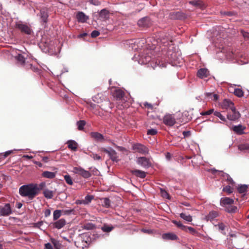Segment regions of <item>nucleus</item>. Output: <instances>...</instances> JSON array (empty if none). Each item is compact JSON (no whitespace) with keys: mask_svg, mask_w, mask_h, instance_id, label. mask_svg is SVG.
I'll list each match as a JSON object with an SVG mask.
<instances>
[{"mask_svg":"<svg viewBox=\"0 0 249 249\" xmlns=\"http://www.w3.org/2000/svg\"><path fill=\"white\" fill-rule=\"evenodd\" d=\"M19 193L22 196L28 197L30 200H32L38 195L34 183L21 186L19 188Z\"/></svg>","mask_w":249,"mask_h":249,"instance_id":"1","label":"nucleus"},{"mask_svg":"<svg viewBox=\"0 0 249 249\" xmlns=\"http://www.w3.org/2000/svg\"><path fill=\"white\" fill-rule=\"evenodd\" d=\"M220 202V205L225 208L226 212L229 213H235L237 212V207L233 205L236 204L233 199L228 197H222Z\"/></svg>","mask_w":249,"mask_h":249,"instance_id":"2","label":"nucleus"},{"mask_svg":"<svg viewBox=\"0 0 249 249\" xmlns=\"http://www.w3.org/2000/svg\"><path fill=\"white\" fill-rule=\"evenodd\" d=\"M15 27L18 29L22 33L30 35L33 33L31 26L27 24H24L21 21H18L16 23Z\"/></svg>","mask_w":249,"mask_h":249,"instance_id":"3","label":"nucleus"},{"mask_svg":"<svg viewBox=\"0 0 249 249\" xmlns=\"http://www.w3.org/2000/svg\"><path fill=\"white\" fill-rule=\"evenodd\" d=\"M132 150L135 152H138L142 155H147L148 154V148L145 145L139 143H134L132 145Z\"/></svg>","mask_w":249,"mask_h":249,"instance_id":"4","label":"nucleus"},{"mask_svg":"<svg viewBox=\"0 0 249 249\" xmlns=\"http://www.w3.org/2000/svg\"><path fill=\"white\" fill-rule=\"evenodd\" d=\"M101 151L107 154L110 159L114 162H117L119 161V156L117 155V153L114 149L110 148L107 149L102 148Z\"/></svg>","mask_w":249,"mask_h":249,"instance_id":"5","label":"nucleus"},{"mask_svg":"<svg viewBox=\"0 0 249 249\" xmlns=\"http://www.w3.org/2000/svg\"><path fill=\"white\" fill-rule=\"evenodd\" d=\"M73 172L81 175L85 178H88L91 176V174L89 171L85 170L80 167H74Z\"/></svg>","mask_w":249,"mask_h":249,"instance_id":"6","label":"nucleus"},{"mask_svg":"<svg viewBox=\"0 0 249 249\" xmlns=\"http://www.w3.org/2000/svg\"><path fill=\"white\" fill-rule=\"evenodd\" d=\"M137 163L144 168H148L151 166L150 160L145 157L138 158Z\"/></svg>","mask_w":249,"mask_h":249,"instance_id":"7","label":"nucleus"},{"mask_svg":"<svg viewBox=\"0 0 249 249\" xmlns=\"http://www.w3.org/2000/svg\"><path fill=\"white\" fill-rule=\"evenodd\" d=\"M240 113L237 111L235 107L231 109V112H229L227 114V118L231 121H235L240 117Z\"/></svg>","mask_w":249,"mask_h":249,"instance_id":"8","label":"nucleus"},{"mask_svg":"<svg viewBox=\"0 0 249 249\" xmlns=\"http://www.w3.org/2000/svg\"><path fill=\"white\" fill-rule=\"evenodd\" d=\"M12 213V210L10 204L6 203L3 206H0V215L8 216Z\"/></svg>","mask_w":249,"mask_h":249,"instance_id":"9","label":"nucleus"},{"mask_svg":"<svg viewBox=\"0 0 249 249\" xmlns=\"http://www.w3.org/2000/svg\"><path fill=\"white\" fill-rule=\"evenodd\" d=\"M164 124L168 126H172L174 125L176 121L174 116L172 114H166L163 117Z\"/></svg>","mask_w":249,"mask_h":249,"instance_id":"10","label":"nucleus"},{"mask_svg":"<svg viewBox=\"0 0 249 249\" xmlns=\"http://www.w3.org/2000/svg\"><path fill=\"white\" fill-rule=\"evenodd\" d=\"M169 17L172 19H181L185 18V14L180 12H173L170 13Z\"/></svg>","mask_w":249,"mask_h":249,"instance_id":"11","label":"nucleus"},{"mask_svg":"<svg viewBox=\"0 0 249 249\" xmlns=\"http://www.w3.org/2000/svg\"><path fill=\"white\" fill-rule=\"evenodd\" d=\"M151 24L150 20L149 18H143L138 21V25L140 27H148Z\"/></svg>","mask_w":249,"mask_h":249,"instance_id":"12","label":"nucleus"},{"mask_svg":"<svg viewBox=\"0 0 249 249\" xmlns=\"http://www.w3.org/2000/svg\"><path fill=\"white\" fill-rule=\"evenodd\" d=\"M124 95V91L120 89H116L113 92V96L117 100H122Z\"/></svg>","mask_w":249,"mask_h":249,"instance_id":"13","label":"nucleus"},{"mask_svg":"<svg viewBox=\"0 0 249 249\" xmlns=\"http://www.w3.org/2000/svg\"><path fill=\"white\" fill-rule=\"evenodd\" d=\"M235 107L234 106L233 103L229 99H225L222 104V108L225 109H230L231 110L234 108Z\"/></svg>","mask_w":249,"mask_h":249,"instance_id":"14","label":"nucleus"},{"mask_svg":"<svg viewBox=\"0 0 249 249\" xmlns=\"http://www.w3.org/2000/svg\"><path fill=\"white\" fill-rule=\"evenodd\" d=\"M66 224V221L64 218L60 219L53 223V227L57 229H60L64 227Z\"/></svg>","mask_w":249,"mask_h":249,"instance_id":"15","label":"nucleus"},{"mask_svg":"<svg viewBox=\"0 0 249 249\" xmlns=\"http://www.w3.org/2000/svg\"><path fill=\"white\" fill-rule=\"evenodd\" d=\"M76 19L79 22L84 23L89 18L83 12H78L76 14Z\"/></svg>","mask_w":249,"mask_h":249,"instance_id":"16","label":"nucleus"},{"mask_svg":"<svg viewBox=\"0 0 249 249\" xmlns=\"http://www.w3.org/2000/svg\"><path fill=\"white\" fill-rule=\"evenodd\" d=\"M40 18L44 22L46 23L47 22V19L48 18V10L46 8H42L40 11Z\"/></svg>","mask_w":249,"mask_h":249,"instance_id":"17","label":"nucleus"},{"mask_svg":"<svg viewBox=\"0 0 249 249\" xmlns=\"http://www.w3.org/2000/svg\"><path fill=\"white\" fill-rule=\"evenodd\" d=\"M209 75V71L205 68L199 69L197 72V76L201 79L207 77Z\"/></svg>","mask_w":249,"mask_h":249,"instance_id":"18","label":"nucleus"},{"mask_svg":"<svg viewBox=\"0 0 249 249\" xmlns=\"http://www.w3.org/2000/svg\"><path fill=\"white\" fill-rule=\"evenodd\" d=\"M131 173L137 177L141 178H144L146 177V172L138 169L133 170L131 171Z\"/></svg>","mask_w":249,"mask_h":249,"instance_id":"19","label":"nucleus"},{"mask_svg":"<svg viewBox=\"0 0 249 249\" xmlns=\"http://www.w3.org/2000/svg\"><path fill=\"white\" fill-rule=\"evenodd\" d=\"M67 143L68 144V147L71 150L76 151L78 148L77 143L73 140H69Z\"/></svg>","mask_w":249,"mask_h":249,"instance_id":"20","label":"nucleus"},{"mask_svg":"<svg viewBox=\"0 0 249 249\" xmlns=\"http://www.w3.org/2000/svg\"><path fill=\"white\" fill-rule=\"evenodd\" d=\"M99 203L103 207L106 208H109L110 206V200L107 197L100 198Z\"/></svg>","mask_w":249,"mask_h":249,"instance_id":"21","label":"nucleus"},{"mask_svg":"<svg viewBox=\"0 0 249 249\" xmlns=\"http://www.w3.org/2000/svg\"><path fill=\"white\" fill-rule=\"evenodd\" d=\"M180 217L184 220L191 222L193 220L192 216L188 213L186 211L179 214Z\"/></svg>","mask_w":249,"mask_h":249,"instance_id":"22","label":"nucleus"},{"mask_svg":"<svg viewBox=\"0 0 249 249\" xmlns=\"http://www.w3.org/2000/svg\"><path fill=\"white\" fill-rule=\"evenodd\" d=\"M189 3L197 8L200 9H203L204 7V4L202 1L199 0H194L190 1H189Z\"/></svg>","mask_w":249,"mask_h":249,"instance_id":"23","label":"nucleus"},{"mask_svg":"<svg viewBox=\"0 0 249 249\" xmlns=\"http://www.w3.org/2000/svg\"><path fill=\"white\" fill-rule=\"evenodd\" d=\"M245 129L242 125H235L233 127V130L237 134L241 135L244 133V130Z\"/></svg>","mask_w":249,"mask_h":249,"instance_id":"24","label":"nucleus"},{"mask_svg":"<svg viewBox=\"0 0 249 249\" xmlns=\"http://www.w3.org/2000/svg\"><path fill=\"white\" fill-rule=\"evenodd\" d=\"M90 135L96 141L102 142L104 140V136L98 132H91Z\"/></svg>","mask_w":249,"mask_h":249,"instance_id":"25","label":"nucleus"},{"mask_svg":"<svg viewBox=\"0 0 249 249\" xmlns=\"http://www.w3.org/2000/svg\"><path fill=\"white\" fill-rule=\"evenodd\" d=\"M218 215V213L216 211H211L206 216V219L207 221L210 220L212 221L214 218L217 217Z\"/></svg>","mask_w":249,"mask_h":249,"instance_id":"26","label":"nucleus"},{"mask_svg":"<svg viewBox=\"0 0 249 249\" xmlns=\"http://www.w3.org/2000/svg\"><path fill=\"white\" fill-rule=\"evenodd\" d=\"M162 238L164 239L175 240L178 239V236L173 233H167L162 235Z\"/></svg>","mask_w":249,"mask_h":249,"instance_id":"27","label":"nucleus"},{"mask_svg":"<svg viewBox=\"0 0 249 249\" xmlns=\"http://www.w3.org/2000/svg\"><path fill=\"white\" fill-rule=\"evenodd\" d=\"M93 100L98 104H100L105 100V99L102 94L98 93L93 97Z\"/></svg>","mask_w":249,"mask_h":249,"instance_id":"28","label":"nucleus"},{"mask_svg":"<svg viewBox=\"0 0 249 249\" xmlns=\"http://www.w3.org/2000/svg\"><path fill=\"white\" fill-rule=\"evenodd\" d=\"M42 176L45 178L52 179L55 177V174L52 172L44 171L42 173Z\"/></svg>","mask_w":249,"mask_h":249,"instance_id":"29","label":"nucleus"},{"mask_svg":"<svg viewBox=\"0 0 249 249\" xmlns=\"http://www.w3.org/2000/svg\"><path fill=\"white\" fill-rule=\"evenodd\" d=\"M43 194L46 198L48 199H51L53 196L54 192L53 191L46 189L44 190Z\"/></svg>","mask_w":249,"mask_h":249,"instance_id":"30","label":"nucleus"},{"mask_svg":"<svg viewBox=\"0 0 249 249\" xmlns=\"http://www.w3.org/2000/svg\"><path fill=\"white\" fill-rule=\"evenodd\" d=\"M173 223H174L178 228L181 230L187 231V226L183 225L180 221H178L177 220H173Z\"/></svg>","mask_w":249,"mask_h":249,"instance_id":"31","label":"nucleus"},{"mask_svg":"<svg viewBox=\"0 0 249 249\" xmlns=\"http://www.w3.org/2000/svg\"><path fill=\"white\" fill-rule=\"evenodd\" d=\"M35 188H36V191L38 193V194L39 193V192L44 189V187L46 186V183L44 182H42L40 184H36L34 183Z\"/></svg>","mask_w":249,"mask_h":249,"instance_id":"32","label":"nucleus"},{"mask_svg":"<svg viewBox=\"0 0 249 249\" xmlns=\"http://www.w3.org/2000/svg\"><path fill=\"white\" fill-rule=\"evenodd\" d=\"M248 186L246 185H241L237 188L238 192L240 194H244L243 197H244L245 196V193L247 191Z\"/></svg>","mask_w":249,"mask_h":249,"instance_id":"33","label":"nucleus"},{"mask_svg":"<svg viewBox=\"0 0 249 249\" xmlns=\"http://www.w3.org/2000/svg\"><path fill=\"white\" fill-rule=\"evenodd\" d=\"M50 240L53 244L55 249H61L62 245L58 240H57L54 238H51Z\"/></svg>","mask_w":249,"mask_h":249,"instance_id":"34","label":"nucleus"},{"mask_svg":"<svg viewBox=\"0 0 249 249\" xmlns=\"http://www.w3.org/2000/svg\"><path fill=\"white\" fill-rule=\"evenodd\" d=\"M238 149L240 151H249V143H242L238 145Z\"/></svg>","mask_w":249,"mask_h":249,"instance_id":"35","label":"nucleus"},{"mask_svg":"<svg viewBox=\"0 0 249 249\" xmlns=\"http://www.w3.org/2000/svg\"><path fill=\"white\" fill-rule=\"evenodd\" d=\"M62 214V211L60 210H55L53 213V220H56L58 219Z\"/></svg>","mask_w":249,"mask_h":249,"instance_id":"36","label":"nucleus"},{"mask_svg":"<svg viewBox=\"0 0 249 249\" xmlns=\"http://www.w3.org/2000/svg\"><path fill=\"white\" fill-rule=\"evenodd\" d=\"M141 58L142 59V63L145 64L149 62L152 60L151 57L149 55L144 56V54H142L141 55Z\"/></svg>","mask_w":249,"mask_h":249,"instance_id":"37","label":"nucleus"},{"mask_svg":"<svg viewBox=\"0 0 249 249\" xmlns=\"http://www.w3.org/2000/svg\"><path fill=\"white\" fill-rule=\"evenodd\" d=\"M16 59L21 65L24 64L25 59L22 54H18L16 56Z\"/></svg>","mask_w":249,"mask_h":249,"instance_id":"38","label":"nucleus"},{"mask_svg":"<svg viewBox=\"0 0 249 249\" xmlns=\"http://www.w3.org/2000/svg\"><path fill=\"white\" fill-rule=\"evenodd\" d=\"M86 124V122L84 120H80L77 122L78 129L79 130H82L84 129V127Z\"/></svg>","mask_w":249,"mask_h":249,"instance_id":"39","label":"nucleus"},{"mask_svg":"<svg viewBox=\"0 0 249 249\" xmlns=\"http://www.w3.org/2000/svg\"><path fill=\"white\" fill-rule=\"evenodd\" d=\"M234 94L238 97H241L244 95V92L240 89H235L234 91Z\"/></svg>","mask_w":249,"mask_h":249,"instance_id":"40","label":"nucleus"},{"mask_svg":"<svg viewBox=\"0 0 249 249\" xmlns=\"http://www.w3.org/2000/svg\"><path fill=\"white\" fill-rule=\"evenodd\" d=\"M222 191L229 195L232 193L233 188L231 187L230 185H227L223 188Z\"/></svg>","mask_w":249,"mask_h":249,"instance_id":"41","label":"nucleus"},{"mask_svg":"<svg viewBox=\"0 0 249 249\" xmlns=\"http://www.w3.org/2000/svg\"><path fill=\"white\" fill-rule=\"evenodd\" d=\"M64 179L66 181V182L69 184V185H72L73 181L72 180V178L69 175H66L64 176Z\"/></svg>","mask_w":249,"mask_h":249,"instance_id":"42","label":"nucleus"},{"mask_svg":"<svg viewBox=\"0 0 249 249\" xmlns=\"http://www.w3.org/2000/svg\"><path fill=\"white\" fill-rule=\"evenodd\" d=\"M214 115L218 117L223 122H226V118L223 115H222L220 112L218 111H215L214 112Z\"/></svg>","mask_w":249,"mask_h":249,"instance_id":"43","label":"nucleus"},{"mask_svg":"<svg viewBox=\"0 0 249 249\" xmlns=\"http://www.w3.org/2000/svg\"><path fill=\"white\" fill-rule=\"evenodd\" d=\"M113 229V227L112 226H109L107 225H104L102 227V230L104 232H109L111 231Z\"/></svg>","mask_w":249,"mask_h":249,"instance_id":"44","label":"nucleus"},{"mask_svg":"<svg viewBox=\"0 0 249 249\" xmlns=\"http://www.w3.org/2000/svg\"><path fill=\"white\" fill-rule=\"evenodd\" d=\"M94 198V196L91 195H88L85 196L84 199L85 204H88Z\"/></svg>","mask_w":249,"mask_h":249,"instance_id":"45","label":"nucleus"},{"mask_svg":"<svg viewBox=\"0 0 249 249\" xmlns=\"http://www.w3.org/2000/svg\"><path fill=\"white\" fill-rule=\"evenodd\" d=\"M62 214L64 215H70L71 213L74 214L75 211L74 209L62 210H61Z\"/></svg>","mask_w":249,"mask_h":249,"instance_id":"46","label":"nucleus"},{"mask_svg":"<svg viewBox=\"0 0 249 249\" xmlns=\"http://www.w3.org/2000/svg\"><path fill=\"white\" fill-rule=\"evenodd\" d=\"M12 153V151H8L5 152L4 154H0V157L1 158V160H3L5 159L6 157H7L8 156H9L10 154H11Z\"/></svg>","mask_w":249,"mask_h":249,"instance_id":"47","label":"nucleus"},{"mask_svg":"<svg viewBox=\"0 0 249 249\" xmlns=\"http://www.w3.org/2000/svg\"><path fill=\"white\" fill-rule=\"evenodd\" d=\"M214 109H210L208 111L202 112L200 113V114L205 116V115H209L211 114L212 113H214Z\"/></svg>","mask_w":249,"mask_h":249,"instance_id":"48","label":"nucleus"},{"mask_svg":"<svg viewBox=\"0 0 249 249\" xmlns=\"http://www.w3.org/2000/svg\"><path fill=\"white\" fill-rule=\"evenodd\" d=\"M157 133V130L155 129H148L147 132V135H155Z\"/></svg>","mask_w":249,"mask_h":249,"instance_id":"49","label":"nucleus"},{"mask_svg":"<svg viewBox=\"0 0 249 249\" xmlns=\"http://www.w3.org/2000/svg\"><path fill=\"white\" fill-rule=\"evenodd\" d=\"M187 230H188L189 232L193 235H195L197 233V231H196V230L194 228H193L191 227L187 226Z\"/></svg>","mask_w":249,"mask_h":249,"instance_id":"50","label":"nucleus"},{"mask_svg":"<svg viewBox=\"0 0 249 249\" xmlns=\"http://www.w3.org/2000/svg\"><path fill=\"white\" fill-rule=\"evenodd\" d=\"M90 156L94 160H99L101 159V157L99 155L93 153H92L90 155Z\"/></svg>","mask_w":249,"mask_h":249,"instance_id":"51","label":"nucleus"},{"mask_svg":"<svg viewBox=\"0 0 249 249\" xmlns=\"http://www.w3.org/2000/svg\"><path fill=\"white\" fill-rule=\"evenodd\" d=\"M143 106L145 108H147L148 109H150V110L153 109V106L150 103H148L147 102H145L143 103Z\"/></svg>","mask_w":249,"mask_h":249,"instance_id":"52","label":"nucleus"},{"mask_svg":"<svg viewBox=\"0 0 249 249\" xmlns=\"http://www.w3.org/2000/svg\"><path fill=\"white\" fill-rule=\"evenodd\" d=\"M207 95L208 97L213 96V101H216V100H217V99L218 98V96L215 94H213L211 93H207Z\"/></svg>","mask_w":249,"mask_h":249,"instance_id":"53","label":"nucleus"},{"mask_svg":"<svg viewBox=\"0 0 249 249\" xmlns=\"http://www.w3.org/2000/svg\"><path fill=\"white\" fill-rule=\"evenodd\" d=\"M99 35H100L99 32H98V31H96V30H94L92 32V33L91 34V36L92 37H96L99 36Z\"/></svg>","mask_w":249,"mask_h":249,"instance_id":"54","label":"nucleus"},{"mask_svg":"<svg viewBox=\"0 0 249 249\" xmlns=\"http://www.w3.org/2000/svg\"><path fill=\"white\" fill-rule=\"evenodd\" d=\"M215 226H217V225H215ZM219 230L223 231L225 229V226L223 223H220L217 225Z\"/></svg>","mask_w":249,"mask_h":249,"instance_id":"55","label":"nucleus"},{"mask_svg":"<svg viewBox=\"0 0 249 249\" xmlns=\"http://www.w3.org/2000/svg\"><path fill=\"white\" fill-rule=\"evenodd\" d=\"M227 180L229 184L232 185L234 183V181L232 180V179L231 178V177L229 175H227Z\"/></svg>","mask_w":249,"mask_h":249,"instance_id":"56","label":"nucleus"},{"mask_svg":"<svg viewBox=\"0 0 249 249\" xmlns=\"http://www.w3.org/2000/svg\"><path fill=\"white\" fill-rule=\"evenodd\" d=\"M241 33L245 38L249 39V33L241 31Z\"/></svg>","mask_w":249,"mask_h":249,"instance_id":"57","label":"nucleus"},{"mask_svg":"<svg viewBox=\"0 0 249 249\" xmlns=\"http://www.w3.org/2000/svg\"><path fill=\"white\" fill-rule=\"evenodd\" d=\"M222 13L224 15H227L228 16H232L235 15V13L233 12H224Z\"/></svg>","mask_w":249,"mask_h":249,"instance_id":"58","label":"nucleus"},{"mask_svg":"<svg viewBox=\"0 0 249 249\" xmlns=\"http://www.w3.org/2000/svg\"><path fill=\"white\" fill-rule=\"evenodd\" d=\"M182 134L184 138L189 137L191 135L190 131H183Z\"/></svg>","mask_w":249,"mask_h":249,"instance_id":"59","label":"nucleus"},{"mask_svg":"<svg viewBox=\"0 0 249 249\" xmlns=\"http://www.w3.org/2000/svg\"><path fill=\"white\" fill-rule=\"evenodd\" d=\"M44 249H53L52 246L49 243L45 244V248Z\"/></svg>","mask_w":249,"mask_h":249,"instance_id":"60","label":"nucleus"},{"mask_svg":"<svg viewBox=\"0 0 249 249\" xmlns=\"http://www.w3.org/2000/svg\"><path fill=\"white\" fill-rule=\"evenodd\" d=\"M51 214V211L49 209H46L44 212V216L45 217H48L50 216Z\"/></svg>","mask_w":249,"mask_h":249,"instance_id":"61","label":"nucleus"},{"mask_svg":"<svg viewBox=\"0 0 249 249\" xmlns=\"http://www.w3.org/2000/svg\"><path fill=\"white\" fill-rule=\"evenodd\" d=\"M89 2L94 5H98L100 3L97 0H89Z\"/></svg>","mask_w":249,"mask_h":249,"instance_id":"62","label":"nucleus"},{"mask_svg":"<svg viewBox=\"0 0 249 249\" xmlns=\"http://www.w3.org/2000/svg\"><path fill=\"white\" fill-rule=\"evenodd\" d=\"M161 192L162 193V196H163L164 197L168 198L169 195L166 191H163L161 190Z\"/></svg>","mask_w":249,"mask_h":249,"instance_id":"63","label":"nucleus"},{"mask_svg":"<svg viewBox=\"0 0 249 249\" xmlns=\"http://www.w3.org/2000/svg\"><path fill=\"white\" fill-rule=\"evenodd\" d=\"M89 106H90V108L92 109L96 108L97 107H98V106L97 105H96L95 104H93V103L90 104Z\"/></svg>","mask_w":249,"mask_h":249,"instance_id":"64","label":"nucleus"}]
</instances>
